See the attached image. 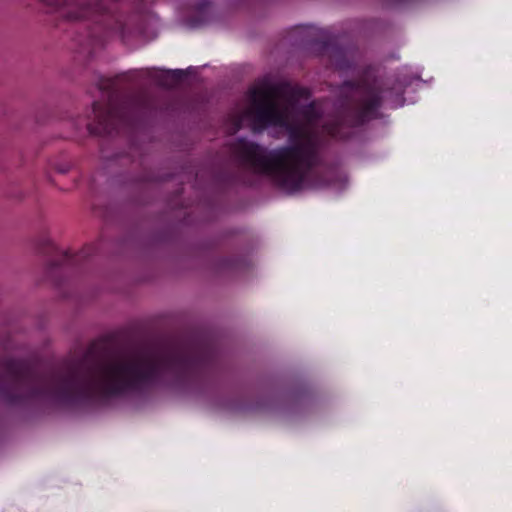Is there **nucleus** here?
<instances>
[{"label":"nucleus","instance_id":"14","mask_svg":"<svg viewBox=\"0 0 512 512\" xmlns=\"http://www.w3.org/2000/svg\"><path fill=\"white\" fill-rule=\"evenodd\" d=\"M65 255H66V263H67V262H68V259L71 257V254H70V252L68 251V249H66Z\"/></svg>","mask_w":512,"mask_h":512},{"label":"nucleus","instance_id":"1","mask_svg":"<svg viewBox=\"0 0 512 512\" xmlns=\"http://www.w3.org/2000/svg\"><path fill=\"white\" fill-rule=\"evenodd\" d=\"M220 369L219 354L208 338L192 335L153 352L86 358L72 378L66 364V407L93 406L169 383L202 384Z\"/></svg>","mask_w":512,"mask_h":512},{"label":"nucleus","instance_id":"5","mask_svg":"<svg viewBox=\"0 0 512 512\" xmlns=\"http://www.w3.org/2000/svg\"><path fill=\"white\" fill-rule=\"evenodd\" d=\"M383 92L382 87L365 76L344 81L341 85V107L337 115L323 125L324 132L336 140L348 139L354 128L378 117Z\"/></svg>","mask_w":512,"mask_h":512},{"label":"nucleus","instance_id":"10","mask_svg":"<svg viewBox=\"0 0 512 512\" xmlns=\"http://www.w3.org/2000/svg\"><path fill=\"white\" fill-rule=\"evenodd\" d=\"M299 112L309 125L315 124L322 117V113L315 102H310L309 104L302 106Z\"/></svg>","mask_w":512,"mask_h":512},{"label":"nucleus","instance_id":"9","mask_svg":"<svg viewBox=\"0 0 512 512\" xmlns=\"http://www.w3.org/2000/svg\"><path fill=\"white\" fill-rule=\"evenodd\" d=\"M158 84L168 86L181 82L185 77V71L181 69L157 73L154 76Z\"/></svg>","mask_w":512,"mask_h":512},{"label":"nucleus","instance_id":"11","mask_svg":"<svg viewBox=\"0 0 512 512\" xmlns=\"http://www.w3.org/2000/svg\"><path fill=\"white\" fill-rule=\"evenodd\" d=\"M249 265L246 257L233 256L225 258L221 261V269L223 270H242Z\"/></svg>","mask_w":512,"mask_h":512},{"label":"nucleus","instance_id":"15","mask_svg":"<svg viewBox=\"0 0 512 512\" xmlns=\"http://www.w3.org/2000/svg\"><path fill=\"white\" fill-rule=\"evenodd\" d=\"M68 2V0H66V3Z\"/></svg>","mask_w":512,"mask_h":512},{"label":"nucleus","instance_id":"2","mask_svg":"<svg viewBox=\"0 0 512 512\" xmlns=\"http://www.w3.org/2000/svg\"><path fill=\"white\" fill-rule=\"evenodd\" d=\"M310 97L309 89L289 82L263 83L250 89L251 105L246 115L252 120L255 132L268 127L285 128L290 144L268 150L258 143L238 138L231 152L245 166L270 177L281 189L295 193L316 187V168L321 164L320 143L304 128L290 124L289 106Z\"/></svg>","mask_w":512,"mask_h":512},{"label":"nucleus","instance_id":"8","mask_svg":"<svg viewBox=\"0 0 512 512\" xmlns=\"http://www.w3.org/2000/svg\"><path fill=\"white\" fill-rule=\"evenodd\" d=\"M193 7L196 11V15L191 18V26L199 27L208 20L210 2L209 0H195Z\"/></svg>","mask_w":512,"mask_h":512},{"label":"nucleus","instance_id":"7","mask_svg":"<svg viewBox=\"0 0 512 512\" xmlns=\"http://www.w3.org/2000/svg\"><path fill=\"white\" fill-rule=\"evenodd\" d=\"M320 52L322 56L328 58L329 65L334 69L338 71H348L352 68L349 49L338 45L334 39L323 41L321 43Z\"/></svg>","mask_w":512,"mask_h":512},{"label":"nucleus","instance_id":"4","mask_svg":"<svg viewBox=\"0 0 512 512\" xmlns=\"http://www.w3.org/2000/svg\"><path fill=\"white\" fill-rule=\"evenodd\" d=\"M134 82L132 72L99 79L98 88L107 100L105 103H93L94 121L89 124L92 132L112 135L138 128L151 103L144 93L132 91Z\"/></svg>","mask_w":512,"mask_h":512},{"label":"nucleus","instance_id":"3","mask_svg":"<svg viewBox=\"0 0 512 512\" xmlns=\"http://www.w3.org/2000/svg\"><path fill=\"white\" fill-rule=\"evenodd\" d=\"M0 399L9 406L30 402L60 405L64 402V371L27 359L5 357L0 360Z\"/></svg>","mask_w":512,"mask_h":512},{"label":"nucleus","instance_id":"6","mask_svg":"<svg viewBox=\"0 0 512 512\" xmlns=\"http://www.w3.org/2000/svg\"><path fill=\"white\" fill-rule=\"evenodd\" d=\"M37 251L48 257L45 267L46 277L55 285H60L64 275V253L56 248L52 239L41 236L36 243Z\"/></svg>","mask_w":512,"mask_h":512},{"label":"nucleus","instance_id":"13","mask_svg":"<svg viewBox=\"0 0 512 512\" xmlns=\"http://www.w3.org/2000/svg\"><path fill=\"white\" fill-rule=\"evenodd\" d=\"M241 126H242V117L241 116H237L236 119H235V129H234V131L236 132V131L240 130Z\"/></svg>","mask_w":512,"mask_h":512},{"label":"nucleus","instance_id":"12","mask_svg":"<svg viewBox=\"0 0 512 512\" xmlns=\"http://www.w3.org/2000/svg\"><path fill=\"white\" fill-rule=\"evenodd\" d=\"M46 6V13L57 14L55 26L59 25V21L64 18L63 2L64 0H40Z\"/></svg>","mask_w":512,"mask_h":512}]
</instances>
